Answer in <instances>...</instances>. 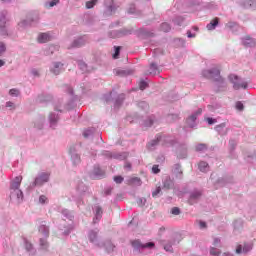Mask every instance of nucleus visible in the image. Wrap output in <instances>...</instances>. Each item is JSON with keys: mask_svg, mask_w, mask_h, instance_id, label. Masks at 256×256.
Returning <instances> with one entry per match:
<instances>
[{"mask_svg": "<svg viewBox=\"0 0 256 256\" xmlns=\"http://www.w3.org/2000/svg\"><path fill=\"white\" fill-rule=\"evenodd\" d=\"M23 177L22 176H16L14 178V181L10 185V189L16 191V196H18V199L23 198V192L19 190L20 185L22 184Z\"/></svg>", "mask_w": 256, "mask_h": 256, "instance_id": "f257e3e1", "label": "nucleus"}, {"mask_svg": "<svg viewBox=\"0 0 256 256\" xmlns=\"http://www.w3.org/2000/svg\"><path fill=\"white\" fill-rule=\"evenodd\" d=\"M230 81L232 84H234V89L235 90H240V89H246L247 88V82H239V77L236 75H230L229 76Z\"/></svg>", "mask_w": 256, "mask_h": 256, "instance_id": "f03ea898", "label": "nucleus"}, {"mask_svg": "<svg viewBox=\"0 0 256 256\" xmlns=\"http://www.w3.org/2000/svg\"><path fill=\"white\" fill-rule=\"evenodd\" d=\"M50 174L49 173H41L38 177L35 178L34 185L41 186L49 181Z\"/></svg>", "mask_w": 256, "mask_h": 256, "instance_id": "7ed1b4c3", "label": "nucleus"}, {"mask_svg": "<svg viewBox=\"0 0 256 256\" xmlns=\"http://www.w3.org/2000/svg\"><path fill=\"white\" fill-rule=\"evenodd\" d=\"M204 76L208 78H215V77H220V71L219 69H212L210 71H205Z\"/></svg>", "mask_w": 256, "mask_h": 256, "instance_id": "20e7f679", "label": "nucleus"}, {"mask_svg": "<svg viewBox=\"0 0 256 256\" xmlns=\"http://www.w3.org/2000/svg\"><path fill=\"white\" fill-rule=\"evenodd\" d=\"M51 40V36L49 33H40L38 35V42L39 43H46V42H49Z\"/></svg>", "mask_w": 256, "mask_h": 256, "instance_id": "39448f33", "label": "nucleus"}, {"mask_svg": "<svg viewBox=\"0 0 256 256\" xmlns=\"http://www.w3.org/2000/svg\"><path fill=\"white\" fill-rule=\"evenodd\" d=\"M219 25V18L215 17L214 19L211 20V22L207 25V30L208 31H214L216 26Z\"/></svg>", "mask_w": 256, "mask_h": 256, "instance_id": "423d86ee", "label": "nucleus"}, {"mask_svg": "<svg viewBox=\"0 0 256 256\" xmlns=\"http://www.w3.org/2000/svg\"><path fill=\"white\" fill-rule=\"evenodd\" d=\"M39 232L45 237H49L50 230L49 227L46 226L45 224L39 226Z\"/></svg>", "mask_w": 256, "mask_h": 256, "instance_id": "0eeeda50", "label": "nucleus"}, {"mask_svg": "<svg viewBox=\"0 0 256 256\" xmlns=\"http://www.w3.org/2000/svg\"><path fill=\"white\" fill-rule=\"evenodd\" d=\"M243 44H244V46H247V47L255 46V42L253 41V39L250 36H247L246 38L243 39Z\"/></svg>", "mask_w": 256, "mask_h": 256, "instance_id": "6e6552de", "label": "nucleus"}, {"mask_svg": "<svg viewBox=\"0 0 256 256\" xmlns=\"http://www.w3.org/2000/svg\"><path fill=\"white\" fill-rule=\"evenodd\" d=\"M62 66H63V64L60 63V62L55 63V64H54V68H53V70H52L53 74H54V75H58L59 73H61V67H62Z\"/></svg>", "mask_w": 256, "mask_h": 256, "instance_id": "1a4fd4ad", "label": "nucleus"}, {"mask_svg": "<svg viewBox=\"0 0 256 256\" xmlns=\"http://www.w3.org/2000/svg\"><path fill=\"white\" fill-rule=\"evenodd\" d=\"M209 168V165L207 162L205 161H201L199 164H198V169H200L201 172H207Z\"/></svg>", "mask_w": 256, "mask_h": 256, "instance_id": "9d476101", "label": "nucleus"}, {"mask_svg": "<svg viewBox=\"0 0 256 256\" xmlns=\"http://www.w3.org/2000/svg\"><path fill=\"white\" fill-rule=\"evenodd\" d=\"M131 245L134 249H140L144 247V244H142L140 240H133Z\"/></svg>", "mask_w": 256, "mask_h": 256, "instance_id": "9b49d317", "label": "nucleus"}, {"mask_svg": "<svg viewBox=\"0 0 256 256\" xmlns=\"http://www.w3.org/2000/svg\"><path fill=\"white\" fill-rule=\"evenodd\" d=\"M157 73H159V69L157 68V66H156L154 63H152V64L150 65L149 74H151V75H156Z\"/></svg>", "mask_w": 256, "mask_h": 256, "instance_id": "f8f14e48", "label": "nucleus"}, {"mask_svg": "<svg viewBox=\"0 0 256 256\" xmlns=\"http://www.w3.org/2000/svg\"><path fill=\"white\" fill-rule=\"evenodd\" d=\"M98 0H90L86 2V9H93L97 4Z\"/></svg>", "mask_w": 256, "mask_h": 256, "instance_id": "ddd939ff", "label": "nucleus"}, {"mask_svg": "<svg viewBox=\"0 0 256 256\" xmlns=\"http://www.w3.org/2000/svg\"><path fill=\"white\" fill-rule=\"evenodd\" d=\"M160 29H162V31H164V32H169L170 25L168 23H162V25L160 26Z\"/></svg>", "mask_w": 256, "mask_h": 256, "instance_id": "4468645a", "label": "nucleus"}, {"mask_svg": "<svg viewBox=\"0 0 256 256\" xmlns=\"http://www.w3.org/2000/svg\"><path fill=\"white\" fill-rule=\"evenodd\" d=\"M207 149V145L206 144H198L196 146V151L201 152V151H205Z\"/></svg>", "mask_w": 256, "mask_h": 256, "instance_id": "2eb2a0df", "label": "nucleus"}, {"mask_svg": "<svg viewBox=\"0 0 256 256\" xmlns=\"http://www.w3.org/2000/svg\"><path fill=\"white\" fill-rule=\"evenodd\" d=\"M113 181L116 182V184H121L124 181L123 176H115L113 177Z\"/></svg>", "mask_w": 256, "mask_h": 256, "instance_id": "dca6fc26", "label": "nucleus"}, {"mask_svg": "<svg viewBox=\"0 0 256 256\" xmlns=\"http://www.w3.org/2000/svg\"><path fill=\"white\" fill-rule=\"evenodd\" d=\"M89 238L91 242H95L97 239V232H94V231L90 232Z\"/></svg>", "mask_w": 256, "mask_h": 256, "instance_id": "f3484780", "label": "nucleus"}, {"mask_svg": "<svg viewBox=\"0 0 256 256\" xmlns=\"http://www.w3.org/2000/svg\"><path fill=\"white\" fill-rule=\"evenodd\" d=\"M82 46H83V40L82 39H78V40L73 42V47H82Z\"/></svg>", "mask_w": 256, "mask_h": 256, "instance_id": "a211bd4d", "label": "nucleus"}, {"mask_svg": "<svg viewBox=\"0 0 256 256\" xmlns=\"http://www.w3.org/2000/svg\"><path fill=\"white\" fill-rule=\"evenodd\" d=\"M148 87V84H147V82H144V81H140L139 82V89L140 90H145L146 88Z\"/></svg>", "mask_w": 256, "mask_h": 256, "instance_id": "6ab92c4d", "label": "nucleus"}, {"mask_svg": "<svg viewBox=\"0 0 256 256\" xmlns=\"http://www.w3.org/2000/svg\"><path fill=\"white\" fill-rule=\"evenodd\" d=\"M161 193V187L157 186L155 191L152 192V197H157Z\"/></svg>", "mask_w": 256, "mask_h": 256, "instance_id": "aec40b11", "label": "nucleus"}, {"mask_svg": "<svg viewBox=\"0 0 256 256\" xmlns=\"http://www.w3.org/2000/svg\"><path fill=\"white\" fill-rule=\"evenodd\" d=\"M40 246L42 247V249H47V247H49V244L46 240L40 239Z\"/></svg>", "mask_w": 256, "mask_h": 256, "instance_id": "412c9836", "label": "nucleus"}, {"mask_svg": "<svg viewBox=\"0 0 256 256\" xmlns=\"http://www.w3.org/2000/svg\"><path fill=\"white\" fill-rule=\"evenodd\" d=\"M9 95L10 96H18L19 95V91L17 89H15V88L10 89L9 90Z\"/></svg>", "mask_w": 256, "mask_h": 256, "instance_id": "4be33fe9", "label": "nucleus"}, {"mask_svg": "<svg viewBox=\"0 0 256 256\" xmlns=\"http://www.w3.org/2000/svg\"><path fill=\"white\" fill-rule=\"evenodd\" d=\"M171 214H173L175 216L179 215L180 214V209L177 208V207L172 208L171 209Z\"/></svg>", "mask_w": 256, "mask_h": 256, "instance_id": "5701e85b", "label": "nucleus"}, {"mask_svg": "<svg viewBox=\"0 0 256 256\" xmlns=\"http://www.w3.org/2000/svg\"><path fill=\"white\" fill-rule=\"evenodd\" d=\"M121 47H116V51L113 54V59H117V57L120 55Z\"/></svg>", "mask_w": 256, "mask_h": 256, "instance_id": "b1692460", "label": "nucleus"}, {"mask_svg": "<svg viewBox=\"0 0 256 256\" xmlns=\"http://www.w3.org/2000/svg\"><path fill=\"white\" fill-rule=\"evenodd\" d=\"M236 109H237L238 111L244 110V104H242L241 102H237V103H236Z\"/></svg>", "mask_w": 256, "mask_h": 256, "instance_id": "393cba45", "label": "nucleus"}, {"mask_svg": "<svg viewBox=\"0 0 256 256\" xmlns=\"http://www.w3.org/2000/svg\"><path fill=\"white\" fill-rule=\"evenodd\" d=\"M152 173L153 174H159L160 173L159 166H157V165L152 166Z\"/></svg>", "mask_w": 256, "mask_h": 256, "instance_id": "a878e982", "label": "nucleus"}, {"mask_svg": "<svg viewBox=\"0 0 256 256\" xmlns=\"http://www.w3.org/2000/svg\"><path fill=\"white\" fill-rule=\"evenodd\" d=\"M25 248H26L27 251H31L32 248H33L32 243L26 241V242H25Z\"/></svg>", "mask_w": 256, "mask_h": 256, "instance_id": "bb28decb", "label": "nucleus"}, {"mask_svg": "<svg viewBox=\"0 0 256 256\" xmlns=\"http://www.w3.org/2000/svg\"><path fill=\"white\" fill-rule=\"evenodd\" d=\"M170 186H171V181L170 180H165L164 182V188L166 190H169L170 189Z\"/></svg>", "mask_w": 256, "mask_h": 256, "instance_id": "cd10ccee", "label": "nucleus"}, {"mask_svg": "<svg viewBox=\"0 0 256 256\" xmlns=\"http://www.w3.org/2000/svg\"><path fill=\"white\" fill-rule=\"evenodd\" d=\"M46 201H47V198H46V196H45V195H41V196L39 197V203H41V204H45V203H46Z\"/></svg>", "mask_w": 256, "mask_h": 256, "instance_id": "c85d7f7f", "label": "nucleus"}, {"mask_svg": "<svg viewBox=\"0 0 256 256\" xmlns=\"http://www.w3.org/2000/svg\"><path fill=\"white\" fill-rule=\"evenodd\" d=\"M6 51V47H5V44L3 43H0V56L5 53Z\"/></svg>", "mask_w": 256, "mask_h": 256, "instance_id": "c756f323", "label": "nucleus"}, {"mask_svg": "<svg viewBox=\"0 0 256 256\" xmlns=\"http://www.w3.org/2000/svg\"><path fill=\"white\" fill-rule=\"evenodd\" d=\"M154 246H155L154 242H148V243L143 244V248H151Z\"/></svg>", "mask_w": 256, "mask_h": 256, "instance_id": "7c9ffc66", "label": "nucleus"}, {"mask_svg": "<svg viewBox=\"0 0 256 256\" xmlns=\"http://www.w3.org/2000/svg\"><path fill=\"white\" fill-rule=\"evenodd\" d=\"M210 255H211V256H218V255H219V252H217L215 248H211V249H210Z\"/></svg>", "mask_w": 256, "mask_h": 256, "instance_id": "2f4dec72", "label": "nucleus"}, {"mask_svg": "<svg viewBox=\"0 0 256 256\" xmlns=\"http://www.w3.org/2000/svg\"><path fill=\"white\" fill-rule=\"evenodd\" d=\"M6 108L15 109V104H13L12 102L9 101L6 103Z\"/></svg>", "mask_w": 256, "mask_h": 256, "instance_id": "473e14b6", "label": "nucleus"}, {"mask_svg": "<svg viewBox=\"0 0 256 256\" xmlns=\"http://www.w3.org/2000/svg\"><path fill=\"white\" fill-rule=\"evenodd\" d=\"M201 197V193H192L191 194V198L192 199H198V198H200Z\"/></svg>", "mask_w": 256, "mask_h": 256, "instance_id": "72a5a7b5", "label": "nucleus"}, {"mask_svg": "<svg viewBox=\"0 0 256 256\" xmlns=\"http://www.w3.org/2000/svg\"><path fill=\"white\" fill-rule=\"evenodd\" d=\"M5 23H6L5 17H2V18L0 19V28H3V27L5 26Z\"/></svg>", "mask_w": 256, "mask_h": 256, "instance_id": "f704fd0d", "label": "nucleus"}, {"mask_svg": "<svg viewBox=\"0 0 256 256\" xmlns=\"http://www.w3.org/2000/svg\"><path fill=\"white\" fill-rule=\"evenodd\" d=\"M207 122L209 125H214L216 123V120L213 118H207Z\"/></svg>", "mask_w": 256, "mask_h": 256, "instance_id": "c9c22d12", "label": "nucleus"}, {"mask_svg": "<svg viewBox=\"0 0 256 256\" xmlns=\"http://www.w3.org/2000/svg\"><path fill=\"white\" fill-rule=\"evenodd\" d=\"M157 143H158V141H157V140H153V141H151V143H150V144H148L149 149H151V147L156 146V145H157Z\"/></svg>", "mask_w": 256, "mask_h": 256, "instance_id": "e433bc0d", "label": "nucleus"}, {"mask_svg": "<svg viewBox=\"0 0 256 256\" xmlns=\"http://www.w3.org/2000/svg\"><path fill=\"white\" fill-rule=\"evenodd\" d=\"M164 250H165L166 252H173V248H172L170 245L164 246Z\"/></svg>", "mask_w": 256, "mask_h": 256, "instance_id": "4c0bfd02", "label": "nucleus"}, {"mask_svg": "<svg viewBox=\"0 0 256 256\" xmlns=\"http://www.w3.org/2000/svg\"><path fill=\"white\" fill-rule=\"evenodd\" d=\"M242 252H244L242 246L238 245L237 248H236V253L241 254Z\"/></svg>", "mask_w": 256, "mask_h": 256, "instance_id": "58836bf2", "label": "nucleus"}, {"mask_svg": "<svg viewBox=\"0 0 256 256\" xmlns=\"http://www.w3.org/2000/svg\"><path fill=\"white\" fill-rule=\"evenodd\" d=\"M251 250H252V247H250V246H244L243 247V253H247V252H249Z\"/></svg>", "mask_w": 256, "mask_h": 256, "instance_id": "ea45409f", "label": "nucleus"}, {"mask_svg": "<svg viewBox=\"0 0 256 256\" xmlns=\"http://www.w3.org/2000/svg\"><path fill=\"white\" fill-rule=\"evenodd\" d=\"M59 3V0H52L50 2V7H55Z\"/></svg>", "mask_w": 256, "mask_h": 256, "instance_id": "a19ab883", "label": "nucleus"}, {"mask_svg": "<svg viewBox=\"0 0 256 256\" xmlns=\"http://www.w3.org/2000/svg\"><path fill=\"white\" fill-rule=\"evenodd\" d=\"M200 228L201 229H206L207 228V224L205 221H200Z\"/></svg>", "mask_w": 256, "mask_h": 256, "instance_id": "79ce46f5", "label": "nucleus"}, {"mask_svg": "<svg viewBox=\"0 0 256 256\" xmlns=\"http://www.w3.org/2000/svg\"><path fill=\"white\" fill-rule=\"evenodd\" d=\"M234 26H235V22H228L226 24V27L229 28V29L233 28Z\"/></svg>", "mask_w": 256, "mask_h": 256, "instance_id": "37998d69", "label": "nucleus"}, {"mask_svg": "<svg viewBox=\"0 0 256 256\" xmlns=\"http://www.w3.org/2000/svg\"><path fill=\"white\" fill-rule=\"evenodd\" d=\"M96 214H97V217L101 216V214H102V208L101 207H97Z\"/></svg>", "mask_w": 256, "mask_h": 256, "instance_id": "c03bdc74", "label": "nucleus"}, {"mask_svg": "<svg viewBox=\"0 0 256 256\" xmlns=\"http://www.w3.org/2000/svg\"><path fill=\"white\" fill-rule=\"evenodd\" d=\"M201 113H202V111H201V110H199V111L197 112V114H196V115H192V116H190V119H191L192 121H195L196 116H197V115H199V114H201Z\"/></svg>", "mask_w": 256, "mask_h": 256, "instance_id": "a18cd8bd", "label": "nucleus"}, {"mask_svg": "<svg viewBox=\"0 0 256 256\" xmlns=\"http://www.w3.org/2000/svg\"><path fill=\"white\" fill-rule=\"evenodd\" d=\"M79 66H80V69H87V65L84 63H80Z\"/></svg>", "mask_w": 256, "mask_h": 256, "instance_id": "49530a36", "label": "nucleus"}, {"mask_svg": "<svg viewBox=\"0 0 256 256\" xmlns=\"http://www.w3.org/2000/svg\"><path fill=\"white\" fill-rule=\"evenodd\" d=\"M140 182L141 180H140V178L139 177H134V178H132V180H131V182Z\"/></svg>", "mask_w": 256, "mask_h": 256, "instance_id": "de8ad7c7", "label": "nucleus"}, {"mask_svg": "<svg viewBox=\"0 0 256 256\" xmlns=\"http://www.w3.org/2000/svg\"><path fill=\"white\" fill-rule=\"evenodd\" d=\"M219 243H220V239L215 238V240H214V245L216 246V245H218Z\"/></svg>", "mask_w": 256, "mask_h": 256, "instance_id": "09e8293b", "label": "nucleus"}, {"mask_svg": "<svg viewBox=\"0 0 256 256\" xmlns=\"http://www.w3.org/2000/svg\"><path fill=\"white\" fill-rule=\"evenodd\" d=\"M5 65V61L4 60H0V67H3Z\"/></svg>", "mask_w": 256, "mask_h": 256, "instance_id": "8fccbe9b", "label": "nucleus"}, {"mask_svg": "<svg viewBox=\"0 0 256 256\" xmlns=\"http://www.w3.org/2000/svg\"><path fill=\"white\" fill-rule=\"evenodd\" d=\"M188 37L192 38V37H195V35H193L192 32H188Z\"/></svg>", "mask_w": 256, "mask_h": 256, "instance_id": "3c124183", "label": "nucleus"}, {"mask_svg": "<svg viewBox=\"0 0 256 256\" xmlns=\"http://www.w3.org/2000/svg\"><path fill=\"white\" fill-rule=\"evenodd\" d=\"M222 256H233V254L224 253V254H222Z\"/></svg>", "mask_w": 256, "mask_h": 256, "instance_id": "603ef678", "label": "nucleus"}, {"mask_svg": "<svg viewBox=\"0 0 256 256\" xmlns=\"http://www.w3.org/2000/svg\"><path fill=\"white\" fill-rule=\"evenodd\" d=\"M50 120H51L52 123L56 122V119L53 120L52 117L50 118Z\"/></svg>", "mask_w": 256, "mask_h": 256, "instance_id": "864d4df0", "label": "nucleus"}, {"mask_svg": "<svg viewBox=\"0 0 256 256\" xmlns=\"http://www.w3.org/2000/svg\"><path fill=\"white\" fill-rule=\"evenodd\" d=\"M219 77H215V80H218ZM210 79H214V77H210Z\"/></svg>", "mask_w": 256, "mask_h": 256, "instance_id": "5fc2aeb1", "label": "nucleus"}, {"mask_svg": "<svg viewBox=\"0 0 256 256\" xmlns=\"http://www.w3.org/2000/svg\"><path fill=\"white\" fill-rule=\"evenodd\" d=\"M2 2H10V0H2Z\"/></svg>", "mask_w": 256, "mask_h": 256, "instance_id": "6e6d98bb", "label": "nucleus"}, {"mask_svg": "<svg viewBox=\"0 0 256 256\" xmlns=\"http://www.w3.org/2000/svg\"><path fill=\"white\" fill-rule=\"evenodd\" d=\"M34 75H37V72H34Z\"/></svg>", "mask_w": 256, "mask_h": 256, "instance_id": "4d7b16f0", "label": "nucleus"}, {"mask_svg": "<svg viewBox=\"0 0 256 256\" xmlns=\"http://www.w3.org/2000/svg\"><path fill=\"white\" fill-rule=\"evenodd\" d=\"M84 136L87 137V134L84 133Z\"/></svg>", "mask_w": 256, "mask_h": 256, "instance_id": "13d9d810", "label": "nucleus"}, {"mask_svg": "<svg viewBox=\"0 0 256 256\" xmlns=\"http://www.w3.org/2000/svg\"><path fill=\"white\" fill-rule=\"evenodd\" d=\"M191 256H197V255H191Z\"/></svg>", "mask_w": 256, "mask_h": 256, "instance_id": "bf43d9fd", "label": "nucleus"}, {"mask_svg": "<svg viewBox=\"0 0 256 256\" xmlns=\"http://www.w3.org/2000/svg\"><path fill=\"white\" fill-rule=\"evenodd\" d=\"M195 30H197V28L195 27Z\"/></svg>", "mask_w": 256, "mask_h": 256, "instance_id": "052dcab7", "label": "nucleus"}]
</instances>
